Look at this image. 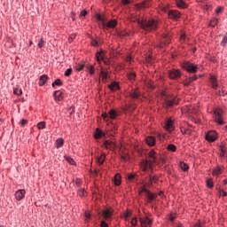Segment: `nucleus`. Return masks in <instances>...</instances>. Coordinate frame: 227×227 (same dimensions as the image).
Wrapping results in <instances>:
<instances>
[{"mask_svg": "<svg viewBox=\"0 0 227 227\" xmlns=\"http://www.w3.org/2000/svg\"><path fill=\"white\" fill-rule=\"evenodd\" d=\"M148 160H143L141 161L140 164V168L142 169V171H148V169H152L153 164H164V158H157V155H155V151L152 150L149 153H148Z\"/></svg>", "mask_w": 227, "mask_h": 227, "instance_id": "f257e3e1", "label": "nucleus"}, {"mask_svg": "<svg viewBox=\"0 0 227 227\" xmlns=\"http://www.w3.org/2000/svg\"><path fill=\"white\" fill-rule=\"evenodd\" d=\"M137 24L144 31H155L159 27V21L153 19L150 20H137Z\"/></svg>", "mask_w": 227, "mask_h": 227, "instance_id": "f03ea898", "label": "nucleus"}, {"mask_svg": "<svg viewBox=\"0 0 227 227\" xmlns=\"http://www.w3.org/2000/svg\"><path fill=\"white\" fill-rule=\"evenodd\" d=\"M223 114L224 112L221 108H216L214 110L215 121L218 123V125H224V120L223 118Z\"/></svg>", "mask_w": 227, "mask_h": 227, "instance_id": "7ed1b4c3", "label": "nucleus"}, {"mask_svg": "<svg viewBox=\"0 0 227 227\" xmlns=\"http://www.w3.org/2000/svg\"><path fill=\"white\" fill-rule=\"evenodd\" d=\"M171 43V35L168 32H166L162 35L160 43L158 44L160 49H164V45Z\"/></svg>", "mask_w": 227, "mask_h": 227, "instance_id": "20e7f679", "label": "nucleus"}, {"mask_svg": "<svg viewBox=\"0 0 227 227\" xmlns=\"http://www.w3.org/2000/svg\"><path fill=\"white\" fill-rule=\"evenodd\" d=\"M120 116V114L116 112V110L112 109L107 113H105L102 114V118L105 120V121H109V120H116Z\"/></svg>", "mask_w": 227, "mask_h": 227, "instance_id": "39448f33", "label": "nucleus"}, {"mask_svg": "<svg viewBox=\"0 0 227 227\" xmlns=\"http://www.w3.org/2000/svg\"><path fill=\"white\" fill-rule=\"evenodd\" d=\"M141 192H145V198H147L148 203H152V201H153V200H156L157 198V194L150 192V191L146 189V186H143L141 188L140 193Z\"/></svg>", "mask_w": 227, "mask_h": 227, "instance_id": "423d86ee", "label": "nucleus"}, {"mask_svg": "<svg viewBox=\"0 0 227 227\" xmlns=\"http://www.w3.org/2000/svg\"><path fill=\"white\" fill-rule=\"evenodd\" d=\"M184 68L189 74H196L198 72V65L192 64L191 62H185L184 64Z\"/></svg>", "mask_w": 227, "mask_h": 227, "instance_id": "0eeeda50", "label": "nucleus"}, {"mask_svg": "<svg viewBox=\"0 0 227 227\" xmlns=\"http://www.w3.org/2000/svg\"><path fill=\"white\" fill-rule=\"evenodd\" d=\"M178 104V98H166L164 99V107H166L167 109L169 107H173V106H177Z\"/></svg>", "mask_w": 227, "mask_h": 227, "instance_id": "6e6552de", "label": "nucleus"}, {"mask_svg": "<svg viewBox=\"0 0 227 227\" xmlns=\"http://www.w3.org/2000/svg\"><path fill=\"white\" fill-rule=\"evenodd\" d=\"M169 79H180L182 73L178 69H171L168 71Z\"/></svg>", "mask_w": 227, "mask_h": 227, "instance_id": "1a4fd4ad", "label": "nucleus"}, {"mask_svg": "<svg viewBox=\"0 0 227 227\" xmlns=\"http://www.w3.org/2000/svg\"><path fill=\"white\" fill-rule=\"evenodd\" d=\"M102 215L106 221H111V217H113V208L107 207L104 209Z\"/></svg>", "mask_w": 227, "mask_h": 227, "instance_id": "9d476101", "label": "nucleus"}, {"mask_svg": "<svg viewBox=\"0 0 227 227\" xmlns=\"http://www.w3.org/2000/svg\"><path fill=\"white\" fill-rule=\"evenodd\" d=\"M139 221H140L141 227H152V220L147 216L140 217Z\"/></svg>", "mask_w": 227, "mask_h": 227, "instance_id": "9b49d317", "label": "nucleus"}, {"mask_svg": "<svg viewBox=\"0 0 227 227\" xmlns=\"http://www.w3.org/2000/svg\"><path fill=\"white\" fill-rule=\"evenodd\" d=\"M217 139V132L215 131H209L206 135V140L209 141L210 143H214Z\"/></svg>", "mask_w": 227, "mask_h": 227, "instance_id": "f8f14e48", "label": "nucleus"}, {"mask_svg": "<svg viewBox=\"0 0 227 227\" xmlns=\"http://www.w3.org/2000/svg\"><path fill=\"white\" fill-rule=\"evenodd\" d=\"M103 146L106 150H110L111 152H113V150L116 148V144H114L113 141L106 140L103 144Z\"/></svg>", "mask_w": 227, "mask_h": 227, "instance_id": "ddd939ff", "label": "nucleus"}, {"mask_svg": "<svg viewBox=\"0 0 227 227\" xmlns=\"http://www.w3.org/2000/svg\"><path fill=\"white\" fill-rule=\"evenodd\" d=\"M25 197H26V190H18L15 192V198L17 201H20L21 200H24Z\"/></svg>", "mask_w": 227, "mask_h": 227, "instance_id": "4468645a", "label": "nucleus"}, {"mask_svg": "<svg viewBox=\"0 0 227 227\" xmlns=\"http://www.w3.org/2000/svg\"><path fill=\"white\" fill-rule=\"evenodd\" d=\"M168 15L170 19H173L174 20H176L180 19L181 14L178 11L171 10V11L168 12Z\"/></svg>", "mask_w": 227, "mask_h": 227, "instance_id": "2eb2a0df", "label": "nucleus"}, {"mask_svg": "<svg viewBox=\"0 0 227 227\" xmlns=\"http://www.w3.org/2000/svg\"><path fill=\"white\" fill-rule=\"evenodd\" d=\"M165 129L166 130H168V132H173V130H175V127L173 126V120L168 119L166 122H165Z\"/></svg>", "mask_w": 227, "mask_h": 227, "instance_id": "dca6fc26", "label": "nucleus"}, {"mask_svg": "<svg viewBox=\"0 0 227 227\" xmlns=\"http://www.w3.org/2000/svg\"><path fill=\"white\" fill-rule=\"evenodd\" d=\"M53 97L55 100L61 102V100H63V92L60 90H56L53 92Z\"/></svg>", "mask_w": 227, "mask_h": 227, "instance_id": "f3484780", "label": "nucleus"}, {"mask_svg": "<svg viewBox=\"0 0 227 227\" xmlns=\"http://www.w3.org/2000/svg\"><path fill=\"white\" fill-rule=\"evenodd\" d=\"M157 182H159V178H157V176H149V182L147 183V185L149 187H152V185H153V184H157Z\"/></svg>", "mask_w": 227, "mask_h": 227, "instance_id": "a211bd4d", "label": "nucleus"}, {"mask_svg": "<svg viewBox=\"0 0 227 227\" xmlns=\"http://www.w3.org/2000/svg\"><path fill=\"white\" fill-rule=\"evenodd\" d=\"M117 24H118V22L116 21V20H112L108 21L106 23V25L104 24V26H105V27H109L110 29H114V27H116Z\"/></svg>", "mask_w": 227, "mask_h": 227, "instance_id": "6ab92c4d", "label": "nucleus"}, {"mask_svg": "<svg viewBox=\"0 0 227 227\" xmlns=\"http://www.w3.org/2000/svg\"><path fill=\"white\" fill-rule=\"evenodd\" d=\"M96 59L98 63H100V61H104L105 63H106V60L104 59V51H98L96 53Z\"/></svg>", "mask_w": 227, "mask_h": 227, "instance_id": "aec40b11", "label": "nucleus"}, {"mask_svg": "<svg viewBox=\"0 0 227 227\" xmlns=\"http://www.w3.org/2000/svg\"><path fill=\"white\" fill-rule=\"evenodd\" d=\"M49 79V76L47 74H43L42 76H40L39 78V86H43L45 84V82H47Z\"/></svg>", "mask_w": 227, "mask_h": 227, "instance_id": "412c9836", "label": "nucleus"}, {"mask_svg": "<svg viewBox=\"0 0 227 227\" xmlns=\"http://www.w3.org/2000/svg\"><path fill=\"white\" fill-rule=\"evenodd\" d=\"M104 136H106V134L99 129H97L94 132L95 139H100V137H104Z\"/></svg>", "mask_w": 227, "mask_h": 227, "instance_id": "4be33fe9", "label": "nucleus"}, {"mask_svg": "<svg viewBox=\"0 0 227 227\" xmlns=\"http://www.w3.org/2000/svg\"><path fill=\"white\" fill-rule=\"evenodd\" d=\"M114 185H121V176L120 174H116L114 177Z\"/></svg>", "mask_w": 227, "mask_h": 227, "instance_id": "5701e85b", "label": "nucleus"}, {"mask_svg": "<svg viewBox=\"0 0 227 227\" xmlns=\"http://www.w3.org/2000/svg\"><path fill=\"white\" fill-rule=\"evenodd\" d=\"M224 171V167H217L213 170V176H217L218 175H221Z\"/></svg>", "mask_w": 227, "mask_h": 227, "instance_id": "b1692460", "label": "nucleus"}, {"mask_svg": "<svg viewBox=\"0 0 227 227\" xmlns=\"http://www.w3.org/2000/svg\"><path fill=\"white\" fill-rule=\"evenodd\" d=\"M85 70L90 74V75H93L95 74V67L93 65L87 64L85 66Z\"/></svg>", "mask_w": 227, "mask_h": 227, "instance_id": "393cba45", "label": "nucleus"}, {"mask_svg": "<svg viewBox=\"0 0 227 227\" xmlns=\"http://www.w3.org/2000/svg\"><path fill=\"white\" fill-rule=\"evenodd\" d=\"M176 4L178 8H187V4L184 0H176Z\"/></svg>", "mask_w": 227, "mask_h": 227, "instance_id": "a878e982", "label": "nucleus"}, {"mask_svg": "<svg viewBox=\"0 0 227 227\" xmlns=\"http://www.w3.org/2000/svg\"><path fill=\"white\" fill-rule=\"evenodd\" d=\"M131 98H139L141 97V92L139 90L136 89L133 92L130 93Z\"/></svg>", "mask_w": 227, "mask_h": 227, "instance_id": "bb28decb", "label": "nucleus"}, {"mask_svg": "<svg viewBox=\"0 0 227 227\" xmlns=\"http://www.w3.org/2000/svg\"><path fill=\"white\" fill-rule=\"evenodd\" d=\"M148 6H150L148 2H142L141 4H136V8H137V10H141L142 8H148Z\"/></svg>", "mask_w": 227, "mask_h": 227, "instance_id": "cd10ccee", "label": "nucleus"}, {"mask_svg": "<svg viewBox=\"0 0 227 227\" xmlns=\"http://www.w3.org/2000/svg\"><path fill=\"white\" fill-rule=\"evenodd\" d=\"M146 143H147L148 146H154L155 145V137H147Z\"/></svg>", "mask_w": 227, "mask_h": 227, "instance_id": "c85d7f7f", "label": "nucleus"}, {"mask_svg": "<svg viewBox=\"0 0 227 227\" xmlns=\"http://www.w3.org/2000/svg\"><path fill=\"white\" fill-rule=\"evenodd\" d=\"M210 81L212 88H214V90H217V78H215V76H211Z\"/></svg>", "mask_w": 227, "mask_h": 227, "instance_id": "c756f323", "label": "nucleus"}, {"mask_svg": "<svg viewBox=\"0 0 227 227\" xmlns=\"http://www.w3.org/2000/svg\"><path fill=\"white\" fill-rule=\"evenodd\" d=\"M109 88L112 91H116V90H119L120 89V86L118 85V83L116 82H112L110 85H109Z\"/></svg>", "mask_w": 227, "mask_h": 227, "instance_id": "7c9ffc66", "label": "nucleus"}, {"mask_svg": "<svg viewBox=\"0 0 227 227\" xmlns=\"http://www.w3.org/2000/svg\"><path fill=\"white\" fill-rule=\"evenodd\" d=\"M63 145H65V140H63V138H59L56 140L57 148H61V146H63Z\"/></svg>", "mask_w": 227, "mask_h": 227, "instance_id": "2f4dec72", "label": "nucleus"}, {"mask_svg": "<svg viewBox=\"0 0 227 227\" xmlns=\"http://www.w3.org/2000/svg\"><path fill=\"white\" fill-rule=\"evenodd\" d=\"M179 166L183 171H187L189 169V165L184 161H180Z\"/></svg>", "mask_w": 227, "mask_h": 227, "instance_id": "473e14b6", "label": "nucleus"}, {"mask_svg": "<svg viewBox=\"0 0 227 227\" xmlns=\"http://www.w3.org/2000/svg\"><path fill=\"white\" fill-rule=\"evenodd\" d=\"M218 22H219V20L217 18H214L213 20H210L209 26L211 27H215V26H217Z\"/></svg>", "mask_w": 227, "mask_h": 227, "instance_id": "72a5a7b5", "label": "nucleus"}, {"mask_svg": "<svg viewBox=\"0 0 227 227\" xmlns=\"http://www.w3.org/2000/svg\"><path fill=\"white\" fill-rule=\"evenodd\" d=\"M137 175L136 174H128V180L129 182H132L134 180H137Z\"/></svg>", "mask_w": 227, "mask_h": 227, "instance_id": "f704fd0d", "label": "nucleus"}, {"mask_svg": "<svg viewBox=\"0 0 227 227\" xmlns=\"http://www.w3.org/2000/svg\"><path fill=\"white\" fill-rule=\"evenodd\" d=\"M167 150L168 152H176V145L170 144L168 145Z\"/></svg>", "mask_w": 227, "mask_h": 227, "instance_id": "c9c22d12", "label": "nucleus"}, {"mask_svg": "<svg viewBox=\"0 0 227 227\" xmlns=\"http://www.w3.org/2000/svg\"><path fill=\"white\" fill-rule=\"evenodd\" d=\"M52 88H54V86H63V82H61L60 79H57L55 80V82L51 84Z\"/></svg>", "mask_w": 227, "mask_h": 227, "instance_id": "e433bc0d", "label": "nucleus"}, {"mask_svg": "<svg viewBox=\"0 0 227 227\" xmlns=\"http://www.w3.org/2000/svg\"><path fill=\"white\" fill-rule=\"evenodd\" d=\"M206 184L207 187H208L209 189H212V187H214V181L211 178L207 179Z\"/></svg>", "mask_w": 227, "mask_h": 227, "instance_id": "4c0bfd02", "label": "nucleus"}, {"mask_svg": "<svg viewBox=\"0 0 227 227\" xmlns=\"http://www.w3.org/2000/svg\"><path fill=\"white\" fill-rule=\"evenodd\" d=\"M128 79H129V81H135L136 74L134 72H129L128 74Z\"/></svg>", "mask_w": 227, "mask_h": 227, "instance_id": "58836bf2", "label": "nucleus"}, {"mask_svg": "<svg viewBox=\"0 0 227 227\" xmlns=\"http://www.w3.org/2000/svg\"><path fill=\"white\" fill-rule=\"evenodd\" d=\"M84 67H86L84 64H76L75 70L81 72L82 70H84Z\"/></svg>", "mask_w": 227, "mask_h": 227, "instance_id": "ea45409f", "label": "nucleus"}, {"mask_svg": "<svg viewBox=\"0 0 227 227\" xmlns=\"http://www.w3.org/2000/svg\"><path fill=\"white\" fill-rule=\"evenodd\" d=\"M65 159L69 164H75V161H74V159H72L70 156H65Z\"/></svg>", "mask_w": 227, "mask_h": 227, "instance_id": "a19ab883", "label": "nucleus"}, {"mask_svg": "<svg viewBox=\"0 0 227 227\" xmlns=\"http://www.w3.org/2000/svg\"><path fill=\"white\" fill-rule=\"evenodd\" d=\"M104 160H106V155L102 154V155L98 159V164H104Z\"/></svg>", "mask_w": 227, "mask_h": 227, "instance_id": "79ce46f5", "label": "nucleus"}, {"mask_svg": "<svg viewBox=\"0 0 227 227\" xmlns=\"http://www.w3.org/2000/svg\"><path fill=\"white\" fill-rule=\"evenodd\" d=\"M37 129H45V121H41L37 124Z\"/></svg>", "mask_w": 227, "mask_h": 227, "instance_id": "37998d69", "label": "nucleus"}, {"mask_svg": "<svg viewBox=\"0 0 227 227\" xmlns=\"http://www.w3.org/2000/svg\"><path fill=\"white\" fill-rule=\"evenodd\" d=\"M13 93H14V95L20 96V95H22V90H20V89H14Z\"/></svg>", "mask_w": 227, "mask_h": 227, "instance_id": "c03bdc74", "label": "nucleus"}, {"mask_svg": "<svg viewBox=\"0 0 227 227\" xmlns=\"http://www.w3.org/2000/svg\"><path fill=\"white\" fill-rule=\"evenodd\" d=\"M70 75H72V68H68L65 72V76L66 77H70Z\"/></svg>", "mask_w": 227, "mask_h": 227, "instance_id": "a18cd8bd", "label": "nucleus"}, {"mask_svg": "<svg viewBox=\"0 0 227 227\" xmlns=\"http://www.w3.org/2000/svg\"><path fill=\"white\" fill-rule=\"evenodd\" d=\"M226 43H227V35H225L221 42L222 47H226Z\"/></svg>", "mask_w": 227, "mask_h": 227, "instance_id": "49530a36", "label": "nucleus"}, {"mask_svg": "<svg viewBox=\"0 0 227 227\" xmlns=\"http://www.w3.org/2000/svg\"><path fill=\"white\" fill-rule=\"evenodd\" d=\"M179 40H180L181 43H184V42H185L187 40V36H185V35L183 34V35H181Z\"/></svg>", "mask_w": 227, "mask_h": 227, "instance_id": "de8ad7c7", "label": "nucleus"}, {"mask_svg": "<svg viewBox=\"0 0 227 227\" xmlns=\"http://www.w3.org/2000/svg\"><path fill=\"white\" fill-rule=\"evenodd\" d=\"M191 82H192V80H191V78H187V79L184 82V86H190V85H191Z\"/></svg>", "mask_w": 227, "mask_h": 227, "instance_id": "09e8293b", "label": "nucleus"}, {"mask_svg": "<svg viewBox=\"0 0 227 227\" xmlns=\"http://www.w3.org/2000/svg\"><path fill=\"white\" fill-rule=\"evenodd\" d=\"M226 150H227L226 145H220V151H221L222 153H226Z\"/></svg>", "mask_w": 227, "mask_h": 227, "instance_id": "8fccbe9b", "label": "nucleus"}, {"mask_svg": "<svg viewBox=\"0 0 227 227\" xmlns=\"http://www.w3.org/2000/svg\"><path fill=\"white\" fill-rule=\"evenodd\" d=\"M103 81H107V73L102 71L101 72Z\"/></svg>", "mask_w": 227, "mask_h": 227, "instance_id": "3c124183", "label": "nucleus"}, {"mask_svg": "<svg viewBox=\"0 0 227 227\" xmlns=\"http://www.w3.org/2000/svg\"><path fill=\"white\" fill-rule=\"evenodd\" d=\"M91 45H93V47H98V41H97L96 39H92Z\"/></svg>", "mask_w": 227, "mask_h": 227, "instance_id": "603ef678", "label": "nucleus"}, {"mask_svg": "<svg viewBox=\"0 0 227 227\" xmlns=\"http://www.w3.org/2000/svg\"><path fill=\"white\" fill-rule=\"evenodd\" d=\"M75 185L76 187H81L82 181H81V179H75Z\"/></svg>", "mask_w": 227, "mask_h": 227, "instance_id": "864d4df0", "label": "nucleus"}, {"mask_svg": "<svg viewBox=\"0 0 227 227\" xmlns=\"http://www.w3.org/2000/svg\"><path fill=\"white\" fill-rule=\"evenodd\" d=\"M131 224H132V226H137V218H133L132 220H131Z\"/></svg>", "mask_w": 227, "mask_h": 227, "instance_id": "5fc2aeb1", "label": "nucleus"}, {"mask_svg": "<svg viewBox=\"0 0 227 227\" xmlns=\"http://www.w3.org/2000/svg\"><path fill=\"white\" fill-rule=\"evenodd\" d=\"M223 7H218V8L215 10L216 15H219V13H223Z\"/></svg>", "mask_w": 227, "mask_h": 227, "instance_id": "6e6d98bb", "label": "nucleus"}, {"mask_svg": "<svg viewBox=\"0 0 227 227\" xmlns=\"http://www.w3.org/2000/svg\"><path fill=\"white\" fill-rule=\"evenodd\" d=\"M37 45L39 49H42L43 47V39H40Z\"/></svg>", "mask_w": 227, "mask_h": 227, "instance_id": "4d7b16f0", "label": "nucleus"}, {"mask_svg": "<svg viewBox=\"0 0 227 227\" xmlns=\"http://www.w3.org/2000/svg\"><path fill=\"white\" fill-rule=\"evenodd\" d=\"M85 221H90V219H91V215L88 212H85Z\"/></svg>", "mask_w": 227, "mask_h": 227, "instance_id": "13d9d810", "label": "nucleus"}, {"mask_svg": "<svg viewBox=\"0 0 227 227\" xmlns=\"http://www.w3.org/2000/svg\"><path fill=\"white\" fill-rule=\"evenodd\" d=\"M78 195H79L81 198H82V197L84 196V190L80 189V190L78 191Z\"/></svg>", "mask_w": 227, "mask_h": 227, "instance_id": "bf43d9fd", "label": "nucleus"}, {"mask_svg": "<svg viewBox=\"0 0 227 227\" xmlns=\"http://www.w3.org/2000/svg\"><path fill=\"white\" fill-rule=\"evenodd\" d=\"M87 14H88V12L86 10H83L81 12L80 17H86Z\"/></svg>", "mask_w": 227, "mask_h": 227, "instance_id": "052dcab7", "label": "nucleus"}, {"mask_svg": "<svg viewBox=\"0 0 227 227\" xmlns=\"http://www.w3.org/2000/svg\"><path fill=\"white\" fill-rule=\"evenodd\" d=\"M148 88H151V90H153L155 88V86H153V82H148Z\"/></svg>", "mask_w": 227, "mask_h": 227, "instance_id": "680f3d73", "label": "nucleus"}, {"mask_svg": "<svg viewBox=\"0 0 227 227\" xmlns=\"http://www.w3.org/2000/svg\"><path fill=\"white\" fill-rule=\"evenodd\" d=\"M26 123H27V120L22 119V120L20 121V125H21V127H24V125H26Z\"/></svg>", "mask_w": 227, "mask_h": 227, "instance_id": "e2e57ef3", "label": "nucleus"}, {"mask_svg": "<svg viewBox=\"0 0 227 227\" xmlns=\"http://www.w3.org/2000/svg\"><path fill=\"white\" fill-rule=\"evenodd\" d=\"M125 61H126L127 63H130V62L132 61V57H130V55H128L127 58H126V59H125Z\"/></svg>", "mask_w": 227, "mask_h": 227, "instance_id": "0e129e2a", "label": "nucleus"}, {"mask_svg": "<svg viewBox=\"0 0 227 227\" xmlns=\"http://www.w3.org/2000/svg\"><path fill=\"white\" fill-rule=\"evenodd\" d=\"M101 227H109V225L107 223H106V221H101Z\"/></svg>", "mask_w": 227, "mask_h": 227, "instance_id": "69168bd1", "label": "nucleus"}, {"mask_svg": "<svg viewBox=\"0 0 227 227\" xmlns=\"http://www.w3.org/2000/svg\"><path fill=\"white\" fill-rule=\"evenodd\" d=\"M220 196H224V197H226V196H227V192H224V191H223V190H221V191H220Z\"/></svg>", "mask_w": 227, "mask_h": 227, "instance_id": "338daca9", "label": "nucleus"}, {"mask_svg": "<svg viewBox=\"0 0 227 227\" xmlns=\"http://www.w3.org/2000/svg\"><path fill=\"white\" fill-rule=\"evenodd\" d=\"M129 215H130V212L124 213V218L129 219Z\"/></svg>", "mask_w": 227, "mask_h": 227, "instance_id": "774afa93", "label": "nucleus"}]
</instances>
